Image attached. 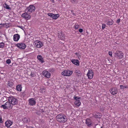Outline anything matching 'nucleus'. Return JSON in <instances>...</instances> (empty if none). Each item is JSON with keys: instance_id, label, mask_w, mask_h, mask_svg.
Returning <instances> with one entry per match:
<instances>
[{"instance_id": "nucleus-9", "label": "nucleus", "mask_w": 128, "mask_h": 128, "mask_svg": "<svg viewBox=\"0 0 128 128\" xmlns=\"http://www.w3.org/2000/svg\"><path fill=\"white\" fill-rule=\"evenodd\" d=\"M42 73L44 76L46 78H49L50 77V74L47 71L44 70L42 72Z\"/></svg>"}, {"instance_id": "nucleus-15", "label": "nucleus", "mask_w": 128, "mask_h": 128, "mask_svg": "<svg viewBox=\"0 0 128 128\" xmlns=\"http://www.w3.org/2000/svg\"><path fill=\"white\" fill-rule=\"evenodd\" d=\"M12 122L10 120H8L5 122V126L7 128L9 127L12 124Z\"/></svg>"}, {"instance_id": "nucleus-42", "label": "nucleus", "mask_w": 128, "mask_h": 128, "mask_svg": "<svg viewBox=\"0 0 128 128\" xmlns=\"http://www.w3.org/2000/svg\"><path fill=\"white\" fill-rule=\"evenodd\" d=\"M120 19H118L117 20V21H116V22L118 23V24H119V23L120 22Z\"/></svg>"}, {"instance_id": "nucleus-44", "label": "nucleus", "mask_w": 128, "mask_h": 128, "mask_svg": "<svg viewBox=\"0 0 128 128\" xmlns=\"http://www.w3.org/2000/svg\"><path fill=\"white\" fill-rule=\"evenodd\" d=\"M72 14H73V16H76V14L74 13H73Z\"/></svg>"}, {"instance_id": "nucleus-20", "label": "nucleus", "mask_w": 128, "mask_h": 128, "mask_svg": "<svg viewBox=\"0 0 128 128\" xmlns=\"http://www.w3.org/2000/svg\"><path fill=\"white\" fill-rule=\"evenodd\" d=\"M37 57L38 59L40 62H41L42 63H43L44 62L43 58L42 56L40 55H38Z\"/></svg>"}, {"instance_id": "nucleus-36", "label": "nucleus", "mask_w": 128, "mask_h": 128, "mask_svg": "<svg viewBox=\"0 0 128 128\" xmlns=\"http://www.w3.org/2000/svg\"><path fill=\"white\" fill-rule=\"evenodd\" d=\"M79 26L78 25H76L75 26V29H77Z\"/></svg>"}, {"instance_id": "nucleus-3", "label": "nucleus", "mask_w": 128, "mask_h": 128, "mask_svg": "<svg viewBox=\"0 0 128 128\" xmlns=\"http://www.w3.org/2000/svg\"><path fill=\"white\" fill-rule=\"evenodd\" d=\"M13 106L11 105L10 102L9 101L6 102L4 104L2 105L1 106V107L3 108L4 109H12Z\"/></svg>"}, {"instance_id": "nucleus-31", "label": "nucleus", "mask_w": 128, "mask_h": 128, "mask_svg": "<svg viewBox=\"0 0 128 128\" xmlns=\"http://www.w3.org/2000/svg\"><path fill=\"white\" fill-rule=\"evenodd\" d=\"M75 54L78 56L79 59H80V54H79V53L76 52L75 53Z\"/></svg>"}, {"instance_id": "nucleus-2", "label": "nucleus", "mask_w": 128, "mask_h": 128, "mask_svg": "<svg viewBox=\"0 0 128 128\" xmlns=\"http://www.w3.org/2000/svg\"><path fill=\"white\" fill-rule=\"evenodd\" d=\"M8 100L13 106L17 104H18V100L14 97L11 96L8 97Z\"/></svg>"}, {"instance_id": "nucleus-10", "label": "nucleus", "mask_w": 128, "mask_h": 128, "mask_svg": "<svg viewBox=\"0 0 128 128\" xmlns=\"http://www.w3.org/2000/svg\"><path fill=\"white\" fill-rule=\"evenodd\" d=\"M35 45L37 48H40L43 45V43L40 41L37 40L36 41H35Z\"/></svg>"}, {"instance_id": "nucleus-11", "label": "nucleus", "mask_w": 128, "mask_h": 128, "mask_svg": "<svg viewBox=\"0 0 128 128\" xmlns=\"http://www.w3.org/2000/svg\"><path fill=\"white\" fill-rule=\"evenodd\" d=\"M16 46L20 49H24L26 47V44L23 43H18L16 45Z\"/></svg>"}, {"instance_id": "nucleus-43", "label": "nucleus", "mask_w": 128, "mask_h": 128, "mask_svg": "<svg viewBox=\"0 0 128 128\" xmlns=\"http://www.w3.org/2000/svg\"><path fill=\"white\" fill-rule=\"evenodd\" d=\"M18 27L20 28H21L22 29V28H23V27H22V26H19Z\"/></svg>"}, {"instance_id": "nucleus-19", "label": "nucleus", "mask_w": 128, "mask_h": 128, "mask_svg": "<svg viewBox=\"0 0 128 128\" xmlns=\"http://www.w3.org/2000/svg\"><path fill=\"white\" fill-rule=\"evenodd\" d=\"M100 114L97 112H95L93 113V115L94 116L97 118H100L101 117V116L100 115Z\"/></svg>"}, {"instance_id": "nucleus-26", "label": "nucleus", "mask_w": 128, "mask_h": 128, "mask_svg": "<svg viewBox=\"0 0 128 128\" xmlns=\"http://www.w3.org/2000/svg\"><path fill=\"white\" fill-rule=\"evenodd\" d=\"M4 5V7L5 8L10 10H11V8L9 7V6L6 4H5Z\"/></svg>"}, {"instance_id": "nucleus-17", "label": "nucleus", "mask_w": 128, "mask_h": 128, "mask_svg": "<svg viewBox=\"0 0 128 128\" xmlns=\"http://www.w3.org/2000/svg\"><path fill=\"white\" fill-rule=\"evenodd\" d=\"M86 123L88 126L90 127L92 126V122L90 119L88 118L86 120Z\"/></svg>"}, {"instance_id": "nucleus-45", "label": "nucleus", "mask_w": 128, "mask_h": 128, "mask_svg": "<svg viewBox=\"0 0 128 128\" xmlns=\"http://www.w3.org/2000/svg\"><path fill=\"white\" fill-rule=\"evenodd\" d=\"M71 12L72 14L74 12L73 10H71Z\"/></svg>"}, {"instance_id": "nucleus-39", "label": "nucleus", "mask_w": 128, "mask_h": 128, "mask_svg": "<svg viewBox=\"0 0 128 128\" xmlns=\"http://www.w3.org/2000/svg\"><path fill=\"white\" fill-rule=\"evenodd\" d=\"M79 32H82L83 30L82 28H80L78 30Z\"/></svg>"}, {"instance_id": "nucleus-37", "label": "nucleus", "mask_w": 128, "mask_h": 128, "mask_svg": "<svg viewBox=\"0 0 128 128\" xmlns=\"http://www.w3.org/2000/svg\"><path fill=\"white\" fill-rule=\"evenodd\" d=\"M108 54L110 56H112V52H108Z\"/></svg>"}, {"instance_id": "nucleus-30", "label": "nucleus", "mask_w": 128, "mask_h": 128, "mask_svg": "<svg viewBox=\"0 0 128 128\" xmlns=\"http://www.w3.org/2000/svg\"><path fill=\"white\" fill-rule=\"evenodd\" d=\"M4 44L3 42L0 43V48H3L4 47Z\"/></svg>"}, {"instance_id": "nucleus-28", "label": "nucleus", "mask_w": 128, "mask_h": 128, "mask_svg": "<svg viewBox=\"0 0 128 128\" xmlns=\"http://www.w3.org/2000/svg\"><path fill=\"white\" fill-rule=\"evenodd\" d=\"M75 73L76 74H80V73L81 72L79 70H75Z\"/></svg>"}, {"instance_id": "nucleus-25", "label": "nucleus", "mask_w": 128, "mask_h": 128, "mask_svg": "<svg viewBox=\"0 0 128 128\" xmlns=\"http://www.w3.org/2000/svg\"><path fill=\"white\" fill-rule=\"evenodd\" d=\"M74 103L75 104L78 106H80L81 104V103L79 100H77V101H76Z\"/></svg>"}, {"instance_id": "nucleus-27", "label": "nucleus", "mask_w": 128, "mask_h": 128, "mask_svg": "<svg viewBox=\"0 0 128 128\" xmlns=\"http://www.w3.org/2000/svg\"><path fill=\"white\" fill-rule=\"evenodd\" d=\"M13 83L12 82L10 81H9L8 82L7 84L10 86L11 87Z\"/></svg>"}, {"instance_id": "nucleus-40", "label": "nucleus", "mask_w": 128, "mask_h": 128, "mask_svg": "<svg viewBox=\"0 0 128 128\" xmlns=\"http://www.w3.org/2000/svg\"><path fill=\"white\" fill-rule=\"evenodd\" d=\"M30 75L32 77H34V73H31L30 74Z\"/></svg>"}, {"instance_id": "nucleus-14", "label": "nucleus", "mask_w": 128, "mask_h": 128, "mask_svg": "<svg viewBox=\"0 0 128 128\" xmlns=\"http://www.w3.org/2000/svg\"><path fill=\"white\" fill-rule=\"evenodd\" d=\"M110 91L111 93L114 95L116 94L118 92L117 89L115 88H113L110 89Z\"/></svg>"}, {"instance_id": "nucleus-4", "label": "nucleus", "mask_w": 128, "mask_h": 128, "mask_svg": "<svg viewBox=\"0 0 128 128\" xmlns=\"http://www.w3.org/2000/svg\"><path fill=\"white\" fill-rule=\"evenodd\" d=\"M123 55V53L121 51H117L115 53V56L119 59L122 58Z\"/></svg>"}, {"instance_id": "nucleus-23", "label": "nucleus", "mask_w": 128, "mask_h": 128, "mask_svg": "<svg viewBox=\"0 0 128 128\" xmlns=\"http://www.w3.org/2000/svg\"><path fill=\"white\" fill-rule=\"evenodd\" d=\"M22 88L21 85L20 84L19 85L16 86V90L18 91H21L22 90Z\"/></svg>"}, {"instance_id": "nucleus-50", "label": "nucleus", "mask_w": 128, "mask_h": 128, "mask_svg": "<svg viewBox=\"0 0 128 128\" xmlns=\"http://www.w3.org/2000/svg\"><path fill=\"white\" fill-rule=\"evenodd\" d=\"M100 128H103L102 126H101Z\"/></svg>"}, {"instance_id": "nucleus-32", "label": "nucleus", "mask_w": 128, "mask_h": 128, "mask_svg": "<svg viewBox=\"0 0 128 128\" xmlns=\"http://www.w3.org/2000/svg\"><path fill=\"white\" fill-rule=\"evenodd\" d=\"M120 87L121 89H124L125 88H126V86H123L122 85H120Z\"/></svg>"}, {"instance_id": "nucleus-13", "label": "nucleus", "mask_w": 128, "mask_h": 128, "mask_svg": "<svg viewBox=\"0 0 128 128\" xmlns=\"http://www.w3.org/2000/svg\"><path fill=\"white\" fill-rule=\"evenodd\" d=\"M28 102L29 104L31 106L35 105L36 103V101L33 98H30L28 100Z\"/></svg>"}, {"instance_id": "nucleus-47", "label": "nucleus", "mask_w": 128, "mask_h": 128, "mask_svg": "<svg viewBox=\"0 0 128 128\" xmlns=\"http://www.w3.org/2000/svg\"><path fill=\"white\" fill-rule=\"evenodd\" d=\"M42 90H44H44H45V88H42Z\"/></svg>"}, {"instance_id": "nucleus-51", "label": "nucleus", "mask_w": 128, "mask_h": 128, "mask_svg": "<svg viewBox=\"0 0 128 128\" xmlns=\"http://www.w3.org/2000/svg\"><path fill=\"white\" fill-rule=\"evenodd\" d=\"M53 71L54 70L53 69H52Z\"/></svg>"}, {"instance_id": "nucleus-18", "label": "nucleus", "mask_w": 128, "mask_h": 128, "mask_svg": "<svg viewBox=\"0 0 128 128\" xmlns=\"http://www.w3.org/2000/svg\"><path fill=\"white\" fill-rule=\"evenodd\" d=\"M58 36V38L61 40H64L65 39V36L64 34L62 33L59 34Z\"/></svg>"}, {"instance_id": "nucleus-6", "label": "nucleus", "mask_w": 128, "mask_h": 128, "mask_svg": "<svg viewBox=\"0 0 128 128\" xmlns=\"http://www.w3.org/2000/svg\"><path fill=\"white\" fill-rule=\"evenodd\" d=\"M28 9V13L30 14L32 12H34L35 9V7L33 5H30L27 8V9Z\"/></svg>"}, {"instance_id": "nucleus-12", "label": "nucleus", "mask_w": 128, "mask_h": 128, "mask_svg": "<svg viewBox=\"0 0 128 128\" xmlns=\"http://www.w3.org/2000/svg\"><path fill=\"white\" fill-rule=\"evenodd\" d=\"M28 14L29 13H28V12L27 13L25 12L22 14V16L25 19L28 20L30 18V15H29Z\"/></svg>"}, {"instance_id": "nucleus-35", "label": "nucleus", "mask_w": 128, "mask_h": 128, "mask_svg": "<svg viewBox=\"0 0 128 128\" xmlns=\"http://www.w3.org/2000/svg\"><path fill=\"white\" fill-rule=\"evenodd\" d=\"M106 25L105 24H102V28L103 29L105 28Z\"/></svg>"}, {"instance_id": "nucleus-16", "label": "nucleus", "mask_w": 128, "mask_h": 128, "mask_svg": "<svg viewBox=\"0 0 128 128\" xmlns=\"http://www.w3.org/2000/svg\"><path fill=\"white\" fill-rule=\"evenodd\" d=\"M20 36L18 34H15L14 36V40L15 41H18L20 38Z\"/></svg>"}, {"instance_id": "nucleus-5", "label": "nucleus", "mask_w": 128, "mask_h": 128, "mask_svg": "<svg viewBox=\"0 0 128 128\" xmlns=\"http://www.w3.org/2000/svg\"><path fill=\"white\" fill-rule=\"evenodd\" d=\"M73 72L72 71L68 70H64L62 73V75L66 76H70L72 73Z\"/></svg>"}, {"instance_id": "nucleus-33", "label": "nucleus", "mask_w": 128, "mask_h": 128, "mask_svg": "<svg viewBox=\"0 0 128 128\" xmlns=\"http://www.w3.org/2000/svg\"><path fill=\"white\" fill-rule=\"evenodd\" d=\"M74 100H76V101H77V100H79V99H80V98H78L77 96H74Z\"/></svg>"}, {"instance_id": "nucleus-38", "label": "nucleus", "mask_w": 128, "mask_h": 128, "mask_svg": "<svg viewBox=\"0 0 128 128\" xmlns=\"http://www.w3.org/2000/svg\"><path fill=\"white\" fill-rule=\"evenodd\" d=\"M4 24H0V28H2L4 26Z\"/></svg>"}, {"instance_id": "nucleus-46", "label": "nucleus", "mask_w": 128, "mask_h": 128, "mask_svg": "<svg viewBox=\"0 0 128 128\" xmlns=\"http://www.w3.org/2000/svg\"><path fill=\"white\" fill-rule=\"evenodd\" d=\"M52 0V2L53 3H54V0Z\"/></svg>"}, {"instance_id": "nucleus-29", "label": "nucleus", "mask_w": 128, "mask_h": 128, "mask_svg": "<svg viewBox=\"0 0 128 128\" xmlns=\"http://www.w3.org/2000/svg\"><path fill=\"white\" fill-rule=\"evenodd\" d=\"M71 2L73 4H76L78 2V0H71Z\"/></svg>"}, {"instance_id": "nucleus-7", "label": "nucleus", "mask_w": 128, "mask_h": 128, "mask_svg": "<svg viewBox=\"0 0 128 128\" xmlns=\"http://www.w3.org/2000/svg\"><path fill=\"white\" fill-rule=\"evenodd\" d=\"M48 16L54 19H56L59 16L58 14H54L53 13H48Z\"/></svg>"}, {"instance_id": "nucleus-34", "label": "nucleus", "mask_w": 128, "mask_h": 128, "mask_svg": "<svg viewBox=\"0 0 128 128\" xmlns=\"http://www.w3.org/2000/svg\"><path fill=\"white\" fill-rule=\"evenodd\" d=\"M6 62L7 64H9L11 62V60L10 59H8L6 61Z\"/></svg>"}, {"instance_id": "nucleus-41", "label": "nucleus", "mask_w": 128, "mask_h": 128, "mask_svg": "<svg viewBox=\"0 0 128 128\" xmlns=\"http://www.w3.org/2000/svg\"><path fill=\"white\" fill-rule=\"evenodd\" d=\"M3 122L2 120V118L0 116V123H2Z\"/></svg>"}, {"instance_id": "nucleus-49", "label": "nucleus", "mask_w": 128, "mask_h": 128, "mask_svg": "<svg viewBox=\"0 0 128 128\" xmlns=\"http://www.w3.org/2000/svg\"><path fill=\"white\" fill-rule=\"evenodd\" d=\"M51 70V69H50V70H49V71L50 72V71H51V70Z\"/></svg>"}, {"instance_id": "nucleus-22", "label": "nucleus", "mask_w": 128, "mask_h": 128, "mask_svg": "<svg viewBox=\"0 0 128 128\" xmlns=\"http://www.w3.org/2000/svg\"><path fill=\"white\" fill-rule=\"evenodd\" d=\"M23 120L24 122L26 123H28L30 122V119L28 117L24 118L23 119Z\"/></svg>"}, {"instance_id": "nucleus-21", "label": "nucleus", "mask_w": 128, "mask_h": 128, "mask_svg": "<svg viewBox=\"0 0 128 128\" xmlns=\"http://www.w3.org/2000/svg\"><path fill=\"white\" fill-rule=\"evenodd\" d=\"M71 62L73 64H79V61L78 60L72 59Z\"/></svg>"}, {"instance_id": "nucleus-1", "label": "nucleus", "mask_w": 128, "mask_h": 128, "mask_svg": "<svg viewBox=\"0 0 128 128\" xmlns=\"http://www.w3.org/2000/svg\"><path fill=\"white\" fill-rule=\"evenodd\" d=\"M56 119L57 121L61 123H64L67 120L66 117L64 114H60L56 116Z\"/></svg>"}, {"instance_id": "nucleus-24", "label": "nucleus", "mask_w": 128, "mask_h": 128, "mask_svg": "<svg viewBox=\"0 0 128 128\" xmlns=\"http://www.w3.org/2000/svg\"><path fill=\"white\" fill-rule=\"evenodd\" d=\"M114 22L113 21L111 20L110 21H108L107 23V24L108 25H112Z\"/></svg>"}, {"instance_id": "nucleus-48", "label": "nucleus", "mask_w": 128, "mask_h": 128, "mask_svg": "<svg viewBox=\"0 0 128 128\" xmlns=\"http://www.w3.org/2000/svg\"><path fill=\"white\" fill-rule=\"evenodd\" d=\"M75 65L77 66H78L79 64H75Z\"/></svg>"}, {"instance_id": "nucleus-8", "label": "nucleus", "mask_w": 128, "mask_h": 128, "mask_svg": "<svg viewBox=\"0 0 128 128\" xmlns=\"http://www.w3.org/2000/svg\"><path fill=\"white\" fill-rule=\"evenodd\" d=\"M87 76L89 79H91L92 78L93 76V72L92 70L91 69L88 70V72L87 74Z\"/></svg>"}]
</instances>
